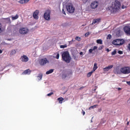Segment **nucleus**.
<instances>
[{"label":"nucleus","instance_id":"nucleus-10","mask_svg":"<svg viewBox=\"0 0 130 130\" xmlns=\"http://www.w3.org/2000/svg\"><path fill=\"white\" fill-rule=\"evenodd\" d=\"M20 59L23 62H27L29 60V58L25 55L21 56Z\"/></svg>","mask_w":130,"mask_h":130},{"label":"nucleus","instance_id":"nucleus-28","mask_svg":"<svg viewBox=\"0 0 130 130\" xmlns=\"http://www.w3.org/2000/svg\"><path fill=\"white\" fill-rule=\"evenodd\" d=\"M75 40H77V41H81V38L79 37H76L75 38Z\"/></svg>","mask_w":130,"mask_h":130},{"label":"nucleus","instance_id":"nucleus-49","mask_svg":"<svg viewBox=\"0 0 130 130\" xmlns=\"http://www.w3.org/2000/svg\"><path fill=\"white\" fill-rule=\"evenodd\" d=\"M118 89L119 90H121V88H118Z\"/></svg>","mask_w":130,"mask_h":130},{"label":"nucleus","instance_id":"nucleus-42","mask_svg":"<svg viewBox=\"0 0 130 130\" xmlns=\"http://www.w3.org/2000/svg\"><path fill=\"white\" fill-rule=\"evenodd\" d=\"M127 85H129V86H130V81H127Z\"/></svg>","mask_w":130,"mask_h":130},{"label":"nucleus","instance_id":"nucleus-52","mask_svg":"<svg viewBox=\"0 0 130 130\" xmlns=\"http://www.w3.org/2000/svg\"><path fill=\"white\" fill-rule=\"evenodd\" d=\"M72 42L70 41V42H69V43H72Z\"/></svg>","mask_w":130,"mask_h":130},{"label":"nucleus","instance_id":"nucleus-23","mask_svg":"<svg viewBox=\"0 0 130 130\" xmlns=\"http://www.w3.org/2000/svg\"><path fill=\"white\" fill-rule=\"evenodd\" d=\"M96 43H98V44H103V42H102V40L101 39H99L96 40Z\"/></svg>","mask_w":130,"mask_h":130},{"label":"nucleus","instance_id":"nucleus-50","mask_svg":"<svg viewBox=\"0 0 130 130\" xmlns=\"http://www.w3.org/2000/svg\"><path fill=\"white\" fill-rule=\"evenodd\" d=\"M30 0H26V2L28 3Z\"/></svg>","mask_w":130,"mask_h":130},{"label":"nucleus","instance_id":"nucleus-21","mask_svg":"<svg viewBox=\"0 0 130 130\" xmlns=\"http://www.w3.org/2000/svg\"><path fill=\"white\" fill-rule=\"evenodd\" d=\"M93 73H94V72L93 71L88 73L87 75V78H90V77H91V76H92V74H93Z\"/></svg>","mask_w":130,"mask_h":130},{"label":"nucleus","instance_id":"nucleus-33","mask_svg":"<svg viewBox=\"0 0 130 130\" xmlns=\"http://www.w3.org/2000/svg\"><path fill=\"white\" fill-rule=\"evenodd\" d=\"M107 67H108V69H109V70H110V69H112V68H113V65H110Z\"/></svg>","mask_w":130,"mask_h":130},{"label":"nucleus","instance_id":"nucleus-16","mask_svg":"<svg viewBox=\"0 0 130 130\" xmlns=\"http://www.w3.org/2000/svg\"><path fill=\"white\" fill-rule=\"evenodd\" d=\"M97 69H98V66H97V63H94L93 64L92 72H95V71H96Z\"/></svg>","mask_w":130,"mask_h":130},{"label":"nucleus","instance_id":"nucleus-25","mask_svg":"<svg viewBox=\"0 0 130 130\" xmlns=\"http://www.w3.org/2000/svg\"><path fill=\"white\" fill-rule=\"evenodd\" d=\"M42 76H43L42 74H39L38 75V76H37V78H38V79L39 80H41V79H42Z\"/></svg>","mask_w":130,"mask_h":130},{"label":"nucleus","instance_id":"nucleus-45","mask_svg":"<svg viewBox=\"0 0 130 130\" xmlns=\"http://www.w3.org/2000/svg\"><path fill=\"white\" fill-rule=\"evenodd\" d=\"M7 19V20H8V21H11V19L9 18H6Z\"/></svg>","mask_w":130,"mask_h":130},{"label":"nucleus","instance_id":"nucleus-17","mask_svg":"<svg viewBox=\"0 0 130 130\" xmlns=\"http://www.w3.org/2000/svg\"><path fill=\"white\" fill-rule=\"evenodd\" d=\"M16 52H17V51L15 49H12L10 52V55H15Z\"/></svg>","mask_w":130,"mask_h":130},{"label":"nucleus","instance_id":"nucleus-18","mask_svg":"<svg viewBox=\"0 0 130 130\" xmlns=\"http://www.w3.org/2000/svg\"><path fill=\"white\" fill-rule=\"evenodd\" d=\"M19 18V15L18 14H16L15 16H12V20L13 21L15 20H17Z\"/></svg>","mask_w":130,"mask_h":130},{"label":"nucleus","instance_id":"nucleus-14","mask_svg":"<svg viewBox=\"0 0 130 130\" xmlns=\"http://www.w3.org/2000/svg\"><path fill=\"white\" fill-rule=\"evenodd\" d=\"M97 48H98V47L96 46H94L92 49H90L89 50H88V53L89 54H91L92 53L93 51H94V50H95V49H97Z\"/></svg>","mask_w":130,"mask_h":130},{"label":"nucleus","instance_id":"nucleus-40","mask_svg":"<svg viewBox=\"0 0 130 130\" xmlns=\"http://www.w3.org/2000/svg\"><path fill=\"white\" fill-rule=\"evenodd\" d=\"M62 13L64 14V15H67V14H66V11H64V10L63 9H62Z\"/></svg>","mask_w":130,"mask_h":130},{"label":"nucleus","instance_id":"nucleus-47","mask_svg":"<svg viewBox=\"0 0 130 130\" xmlns=\"http://www.w3.org/2000/svg\"><path fill=\"white\" fill-rule=\"evenodd\" d=\"M74 42V39H72V41H71V42Z\"/></svg>","mask_w":130,"mask_h":130},{"label":"nucleus","instance_id":"nucleus-4","mask_svg":"<svg viewBox=\"0 0 130 130\" xmlns=\"http://www.w3.org/2000/svg\"><path fill=\"white\" fill-rule=\"evenodd\" d=\"M66 9L67 11L71 14H74V12H75V7H74L72 4H68L66 6Z\"/></svg>","mask_w":130,"mask_h":130},{"label":"nucleus","instance_id":"nucleus-54","mask_svg":"<svg viewBox=\"0 0 130 130\" xmlns=\"http://www.w3.org/2000/svg\"><path fill=\"white\" fill-rule=\"evenodd\" d=\"M94 91H96V89H94Z\"/></svg>","mask_w":130,"mask_h":130},{"label":"nucleus","instance_id":"nucleus-3","mask_svg":"<svg viewBox=\"0 0 130 130\" xmlns=\"http://www.w3.org/2000/svg\"><path fill=\"white\" fill-rule=\"evenodd\" d=\"M124 42L125 41L123 39H117L113 41V44L117 46L122 45V44H124Z\"/></svg>","mask_w":130,"mask_h":130},{"label":"nucleus","instance_id":"nucleus-22","mask_svg":"<svg viewBox=\"0 0 130 130\" xmlns=\"http://www.w3.org/2000/svg\"><path fill=\"white\" fill-rule=\"evenodd\" d=\"M57 100L58 101H59V103H60V104H61V103H62L63 99L62 98H59L57 99Z\"/></svg>","mask_w":130,"mask_h":130},{"label":"nucleus","instance_id":"nucleus-36","mask_svg":"<svg viewBox=\"0 0 130 130\" xmlns=\"http://www.w3.org/2000/svg\"><path fill=\"white\" fill-rule=\"evenodd\" d=\"M51 95H53V92H50L48 94H47V96H48L49 97H50V96H51Z\"/></svg>","mask_w":130,"mask_h":130},{"label":"nucleus","instance_id":"nucleus-19","mask_svg":"<svg viewBox=\"0 0 130 130\" xmlns=\"http://www.w3.org/2000/svg\"><path fill=\"white\" fill-rule=\"evenodd\" d=\"M53 69H50L49 71H47L46 74V75H49V74H52V73H53Z\"/></svg>","mask_w":130,"mask_h":130},{"label":"nucleus","instance_id":"nucleus-34","mask_svg":"<svg viewBox=\"0 0 130 130\" xmlns=\"http://www.w3.org/2000/svg\"><path fill=\"white\" fill-rule=\"evenodd\" d=\"M68 76H70V75H73V71H69L67 73Z\"/></svg>","mask_w":130,"mask_h":130},{"label":"nucleus","instance_id":"nucleus-41","mask_svg":"<svg viewBox=\"0 0 130 130\" xmlns=\"http://www.w3.org/2000/svg\"><path fill=\"white\" fill-rule=\"evenodd\" d=\"M106 51H107V52H109V51H110V50H109V48H107L106 49Z\"/></svg>","mask_w":130,"mask_h":130},{"label":"nucleus","instance_id":"nucleus-48","mask_svg":"<svg viewBox=\"0 0 130 130\" xmlns=\"http://www.w3.org/2000/svg\"><path fill=\"white\" fill-rule=\"evenodd\" d=\"M127 125H128V124H129V122H127Z\"/></svg>","mask_w":130,"mask_h":130},{"label":"nucleus","instance_id":"nucleus-9","mask_svg":"<svg viewBox=\"0 0 130 130\" xmlns=\"http://www.w3.org/2000/svg\"><path fill=\"white\" fill-rule=\"evenodd\" d=\"M38 15H39V10H37L34 12V14L32 15L34 19H35L36 20H38V19H39Z\"/></svg>","mask_w":130,"mask_h":130},{"label":"nucleus","instance_id":"nucleus-20","mask_svg":"<svg viewBox=\"0 0 130 130\" xmlns=\"http://www.w3.org/2000/svg\"><path fill=\"white\" fill-rule=\"evenodd\" d=\"M18 3L19 4H26V3H28V2H27V0H20L18 1Z\"/></svg>","mask_w":130,"mask_h":130},{"label":"nucleus","instance_id":"nucleus-2","mask_svg":"<svg viewBox=\"0 0 130 130\" xmlns=\"http://www.w3.org/2000/svg\"><path fill=\"white\" fill-rule=\"evenodd\" d=\"M72 60V58L71 56H70V53L68 51H65L62 54V60L64 61L67 63H70L71 62V60Z\"/></svg>","mask_w":130,"mask_h":130},{"label":"nucleus","instance_id":"nucleus-12","mask_svg":"<svg viewBox=\"0 0 130 130\" xmlns=\"http://www.w3.org/2000/svg\"><path fill=\"white\" fill-rule=\"evenodd\" d=\"M98 2L97 1H94L92 2L90 5L91 9H96V8L98 7Z\"/></svg>","mask_w":130,"mask_h":130},{"label":"nucleus","instance_id":"nucleus-1","mask_svg":"<svg viewBox=\"0 0 130 130\" xmlns=\"http://www.w3.org/2000/svg\"><path fill=\"white\" fill-rule=\"evenodd\" d=\"M119 9H120V2L116 0L112 3V6L109 8V10L111 11V13L116 12Z\"/></svg>","mask_w":130,"mask_h":130},{"label":"nucleus","instance_id":"nucleus-46","mask_svg":"<svg viewBox=\"0 0 130 130\" xmlns=\"http://www.w3.org/2000/svg\"><path fill=\"white\" fill-rule=\"evenodd\" d=\"M0 53H3V50L0 49Z\"/></svg>","mask_w":130,"mask_h":130},{"label":"nucleus","instance_id":"nucleus-5","mask_svg":"<svg viewBox=\"0 0 130 130\" xmlns=\"http://www.w3.org/2000/svg\"><path fill=\"white\" fill-rule=\"evenodd\" d=\"M51 12L49 10H47L45 11L44 14V18L46 21H49L50 20V14Z\"/></svg>","mask_w":130,"mask_h":130},{"label":"nucleus","instance_id":"nucleus-53","mask_svg":"<svg viewBox=\"0 0 130 130\" xmlns=\"http://www.w3.org/2000/svg\"><path fill=\"white\" fill-rule=\"evenodd\" d=\"M129 100H130V99L128 100V101H129Z\"/></svg>","mask_w":130,"mask_h":130},{"label":"nucleus","instance_id":"nucleus-38","mask_svg":"<svg viewBox=\"0 0 130 130\" xmlns=\"http://www.w3.org/2000/svg\"><path fill=\"white\" fill-rule=\"evenodd\" d=\"M56 58L57 59H58V58H59V54L57 53L56 56Z\"/></svg>","mask_w":130,"mask_h":130},{"label":"nucleus","instance_id":"nucleus-27","mask_svg":"<svg viewBox=\"0 0 130 130\" xmlns=\"http://www.w3.org/2000/svg\"><path fill=\"white\" fill-rule=\"evenodd\" d=\"M103 71L104 72H108V71H109V69L107 67H106V68H103Z\"/></svg>","mask_w":130,"mask_h":130},{"label":"nucleus","instance_id":"nucleus-15","mask_svg":"<svg viewBox=\"0 0 130 130\" xmlns=\"http://www.w3.org/2000/svg\"><path fill=\"white\" fill-rule=\"evenodd\" d=\"M22 74L24 75H30V74H31V70H30V69H27L24 71Z\"/></svg>","mask_w":130,"mask_h":130},{"label":"nucleus","instance_id":"nucleus-44","mask_svg":"<svg viewBox=\"0 0 130 130\" xmlns=\"http://www.w3.org/2000/svg\"><path fill=\"white\" fill-rule=\"evenodd\" d=\"M80 55H83V52H81L80 53Z\"/></svg>","mask_w":130,"mask_h":130},{"label":"nucleus","instance_id":"nucleus-37","mask_svg":"<svg viewBox=\"0 0 130 130\" xmlns=\"http://www.w3.org/2000/svg\"><path fill=\"white\" fill-rule=\"evenodd\" d=\"M89 35H90V33H89V32H87L85 34V37H88L89 36Z\"/></svg>","mask_w":130,"mask_h":130},{"label":"nucleus","instance_id":"nucleus-32","mask_svg":"<svg viewBox=\"0 0 130 130\" xmlns=\"http://www.w3.org/2000/svg\"><path fill=\"white\" fill-rule=\"evenodd\" d=\"M111 38H112V36H111V35H108L107 36V39H111Z\"/></svg>","mask_w":130,"mask_h":130},{"label":"nucleus","instance_id":"nucleus-43","mask_svg":"<svg viewBox=\"0 0 130 130\" xmlns=\"http://www.w3.org/2000/svg\"><path fill=\"white\" fill-rule=\"evenodd\" d=\"M82 114H83V115H85V111H82Z\"/></svg>","mask_w":130,"mask_h":130},{"label":"nucleus","instance_id":"nucleus-13","mask_svg":"<svg viewBox=\"0 0 130 130\" xmlns=\"http://www.w3.org/2000/svg\"><path fill=\"white\" fill-rule=\"evenodd\" d=\"M101 22V18H97L93 19L92 20V22L91 23V25H95V24H99Z\"/></svg>","mask_w":130,"mask_h":130},{"label":"nucleus","instance_id":"nucleus-8","mask_svg":"<svg viewBox=\"0 0 130 130\" xmlns=\"http://www.w3.org/2000/svg\"><path fill=\"white\" fill-rule=\"evenodd\" d=\"M124 32L127 36H130V26L126 25L123 28Z\"/></svg>","mask_w":130,"mask_h":130},{"label":"nucleus","instance_id":"nucleus-24","mask_svg":"<svg viewBox=\"0 0 130 130\" xmlns=\"http://www.w3.org/2000/svg\"><path fill=\"white\" fill-rule=\"evenodd\" d=\"M98 106V105H93L92 106H91L89 108V110H91V109H94V108H96Z\"/></svg>","mask_w":130,"mask_h":130},{"label":"nucleus","instance_id":"nucleus-30","mask_svg":"<svg viewBox=\"0 0 130 130\" xmlns=\"http://www.w3.org/2000/svg\"><path fill=\"white\" fill-rule=\"evenodd\" d=\"M67 74H63L62 75V79H66V78H67Z\"/></svg>","mask_w":130,"mask_h":130},{"label":"nucleus","instance_id":"nucleus-39","mask_svg":"<svg viewBox=\"0 0 130 130\" xmlns=\"http://www.w3.org/2000/svg\"><path fill=\"white\" fill-rule=\"evenodd\" d=\"M118 53H119V54H122L123 52L122 51H118Z\"/></svg>","mask_w":130,"mask_h":130},{"label":"nucleus","instance_id":"nucleus-29","mask_svg":"<svg viewBox=\"0 0 130 130\" xmlns=\"http://www.w3.org/2000/svg\"><path fill=\"white\" fill-rule=\"evenodd\" d=\"M67 46H67V45H60V48H66V47H67Z\"/></svg>","mask_w":130,"mask_h":130},{"label":"nucleus","instance_id":"nucleus-26","mask_svg":"<svg viewBox=\"0 0 130 130\" xmlns=\"http://www.w3.org/2000/svg\"><path fill=\"white\" fill-rule=\"evenodd\" d=\"M3 31V25H2V23H0V33H2Z\"/></svg>","mask_w":130,"mask_h":130},{"label":"nucleus","instance_id":"nucleus-35","mask_svg":"<svg viewBox=\"0 0 130 130\" xmlns=\"http://www.w3.org/2000/svg\"><path fill=\"white\" fill-rule=\"evenodd\" d=\"M112 55H115L116 54V51L114 50L111 53Z\"/></svg>","mask_w":130,"mask_h":130},{"label":"nucleus","instance_id":"nucleus-11","mask_svg":"<svg viewBox=\"0 0 130 130\" xmlns=\"http://www.w3.org/2000/svg\"><path fill=\"white\" fill-rule=\"evenodd\" d=\"M39 62L41 66H44V64H46V63L49 62V61L47 60L46 58H45L44 59H41Z\"/></svg>","mask_w":130,"mask_h":130},{"label":"nucleus","instance_id":"nucleus-51","mask_svg":"<svg viewBox=\"0 0 130 130\" xmlns=\"http://www.w3.org/2000/svg\"><path fill=\"white\" fill-rule=\"evenodd\" d=\"M122 9H124V7H123V6H122Z\"/></svg>","mask_w":130,"mask_h":130},{"label":"nucleus","instance_id":"nucleus-31","mask_svg":"<svg viewBox=\"0 0 130 130\" xmlns=\"http://www.w3.org/2000/svg\"><path fill=\"white\" fill-rule=\"evenodd\" d=\"M104 47V46L102 45L99 47V50H102Z\"/></svg>","mask_w":130,"mask_h":130},{"label":"nucleus","instance_id":"nucleus-7","mask_svg":"<svg viewBox=\"0 0 130 130\" xmlns=\"http://www.w3.org/2000/svg\"><path fill=\"white\" fill-rule=\"evenodd\" d=\"M19 33L22 34V35H25V34H27L29 33V29L27 28L22 27L19 29Z\"/></svg>","mask_w":130,"mask_h":130},{"label":"nucleus","instance_id":"nucleus-6","mask_svg":"<svg viewBox=\"0 0 130 130\" xmlns=\"http://www.w3.org/2000/svg\"><path fill=\"white\" fill-rule=\"evenodd\" d=\"M120 72L122 74H124L125 75H127V74L130 73V67H123L120 69Z\"/></svg>","mask_w":130,"mask_h":130}]
</instances>
